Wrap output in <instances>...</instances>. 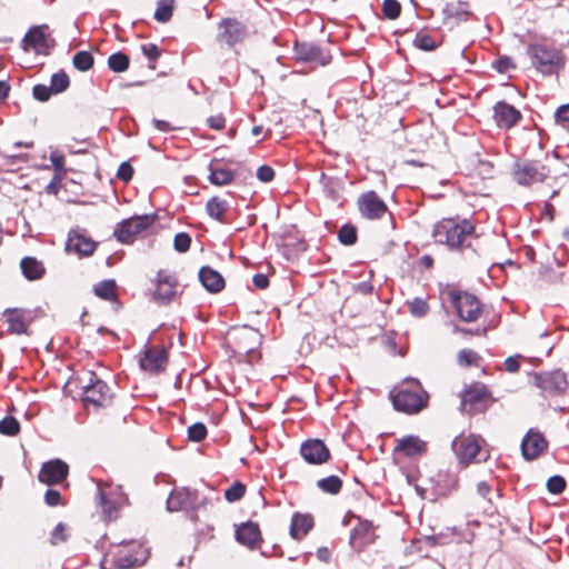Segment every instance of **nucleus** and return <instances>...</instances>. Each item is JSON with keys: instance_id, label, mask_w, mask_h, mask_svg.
<instances>
[{"instance_id": "obj_1", "label": "nucleus", "mask_w": 569, "mask_h": 569, "mask_svg": "<svg viewBox=\"0 0 569 569\" xmlns=\"http://www.w3.org/2000/svg\"><path fill=\"white\" fill-rule=\"evenodd\" d=\"M475 226L467 219L447 218L433 226L432 237L437 243L450 249L470 247Z\"/></svg>"}, {"instance_id": "obj_2", "label": "nucleus", "mask_w": 569, "mask_h": 569, "mask_svg": "<svg viewBox=\"0 0 569 569\" xmlns=\"http://www.w3.org/2000/svg\"><path fill=\"white\" fill-rule=\"evenodd\" d=\"M527 53L532 66L543 76L558 73L565 64L561 50L550 43H532L528 47Z\"/></svg>"}, {"instance_id": "obj_3", "label": "nucleus", "mask_w": 569, "mask_h": 569, "mask_svg": "<svg viewBox=\"0 0 569 569\" xmlns=\"http://www.w3.org/2000/svg\"><path fill=\"white\" fill-rule=\"evenodd\" d=\"M234 353L244 356L246 361L252 363L256 359V349L262 343V335L254 328L243 326L231 333Z\"/></svg>"}, {"instance_id": "obj_4", "label": "nucleus", "mask_w": 569, "mask_h": 569, "mask_svg": "<svg viewBox=\"0 0 569 569\" xmlns=\"http://www.w3.org/2000/svg\"><path fill=\"white\" fill-rule=\"evenodd\" d=\"M428 402V393L421 389L419 383L415 386L413 390L400 389L392 395L393 407L407 413H416L422 410Z\"/></svg>"}, {"instance_id": "obj_5", "label": "nucleus", "mask_w": 569, "mask_h": 569, "mask_svg": "<svg viewBox=\"0 0 569 569\" xmlns=\"http://www.w3.org/2000/svg\"><path fill=\"white\" fill-rule=\"evenodd\" d=\"M452 449L462 463L481 462L488 458V452L481 449L476 436H460L452 442Z\"/></svg>"}, {"instance_id": "obj_6", "label": "nucleus", "mask_w": 569, "mask_h": 569, "mask_svg": "<svg viewBox=\"0 0 569 569\" xmlns=\"http://www.w3.org/2000/svg\"><path fill=\"white\" fill-rule=\"evenodd\" d=\"M112 395L109 386L93 372H89V382L82 387V401L96 408L108 406Z\"/></svg>"}, {"instance_id": "obj_7", "label": "nucleus", "mask_w": 569, "mask_h": 569, "mask_svg": "<svg viewBox=\"0 0 569 569\" xmlns=\"http://www.w3.org/2000/svg\"><path fill=\"white\" fill-rule=\"evenodd\" d=\"M549 176V170L539 161L522 160L513 164L512 177L521 186L542 182Z\"/></svg>"}, {"instance_id": "obj_8", "label": "nucleus", "mask_w": 569, "mask_h": 569, "mask_svg": "<svg viewBox=\"0 0 569 569\" xmlns=\"http://www.w3.org/2000/svg\"><path fill=\"white\" fill-rule=\"evenodd\" d=\"M248 36L246 24L234 18H226L218 23V32L216 40L221 46L226 44L229 48L241 43Z\"/></svg>"}, {"instance_id": "obj_9", "label": "nucleus", "mask_w": 569, "mask_h": 569, "mask_svg": "<svg viewBox=\"0 0 569 569\" xmlns=\"http://www.w3.org/2000/svg\"><path fill=\"white\" fill-rule=\"evenodd\" d=\"M450 300L461 320L473 322L480 317L481 305L473 295L452 291Z\"/></svg>"}, {"instance_id": "obj_10", "label": "nucleus", "mask_w": 569, "mask_h": 569, "mask_svg": "<svg viewBox=\"0 0 569 569\" xmlns=\"http://www.w3.org/2000/svg\"><path fill=\"white\" fill-rule=\"evenodd\" d=\"M152 222L153 218L148 214L131 217L118 223L113 234L120 242L129 243L137 234L149 228Z\"/></svg>"}, {"instance_id": "obj_11", "label": "nucleus", "mask_w": 569, "mask_h": 569, "mask_svg": "<svg viewBox=\"0 0 569 569\" xmlns=\"http://www.w3.org/2000/svg\"><path fill=\"white\" fill-rule=\"evenodd\" d=\"M178 279L166 270H160L156 278L154 300L160 305L170 303L178 293Z\"/></svg>"}, {"instance_id": "obj_12", "label": "nucleus", "mask_w": 569, "mask_h": 569, "mask_svg": "<svg viewBox=\"0 0 569 569\" xmlns=\"http://www.w3.org/2000/svg\"><path fill=\"white\" fill-rule=\"evenodd\" d=\"M358 208L362 217L367 219H380L388 212L385 201L375 192L368 191L358 199Z\"/></svg>"}, {"instance_id": "obj_13", "label": "nucleus", "mask_w": 569, "mask_h": 569, "mask_svg": "<svg viewBox=\"0 0 569 569\" xmlns=\"http://www.w3.org/2000/svg\"><path fill=\"white\" fill-rule=\"evenodd\" d=\"M300 455L310 465H322L330 459V450L319 439L303 441L300 446Z\"/></svg>"}, {"instance_id": "obj_14", "label": "nucleus", "mask_w": 569, "mask_h": 569, "mask_svg": "<svg viewBox=\"0 0 569 569\" xmlns=\"http://www.w3.org/2000/svg\"><path fill=\"white\" fill-rule=\"evenodd\" d=\"M97 248V242L78 230H70L66 242V251L79 257L91 256Z\"/></svg>"}, {"instance_id": "obj_15", "label": "nucleus", "mask_w": 569, "mask_h": 569, "mask_svg": "<svg viewBox=\"0 0 569 569\" xmlns=\"http://www.w3.org/2000/svg\"><path fill=\"white\" fill-rule=\"evenodd\" d=\"M68 471L69 467L64 461L54 459L42 465L38 478L39 481L51 486L64 480Z\"/></svg>"}, {"instance_id": "obj_16", "label": "nucleus", "mask_w": 569, "mask_h": 569, "mask_svg": "<svg viewBox=\"0 0 569 569\" xmlns=\"http://www.w3.org/2000/svg\"><path fill=\"white\" fill-rule=\"evenodd\" d=\"M489 392L483 385L475 383L467 388L461 395V409L471 413L479 410L487 400Z\"/></svg>"}, {"instance_id": "obj_17", "label": "nucleus", "mask_w": 569, "mask_h": 569, "mask_svg": "<svg viewBox=\"0 0 569 569\" xmlns=\"http://www.w3.org/2000/svg\"><path fill=\"white\" fill-rule=\"evenodd\" d=\"M8 331L14 335H29L28 328L32 322L31 311L26 309H7L4 311Z\"/></svg>"}, {"instance_id": "obj_18", "label": "nucleus", "mask_w": 569, "mask_h": 569, "mask_svg": "<svg viewBox=\"0 0 569 569\" xmlns=\"http://www.w3.org/2000/svg\"><path fill=\"white\" fill-rule=\"evenodd\" d=\"M535 382L538 388L549 393L562 392L567 387L566 376L561 371L539 373Z\"/></svg>"}, {"instance_id": "obj_19", "label": "nucleus", "mask_w": 569, "mask_h": 569, "mask_svg": "<svg viewBox=\"0 0 569 569\" xmlns=\"http://www.w3.org/2000/svg\"><path fill=\"white\" fill-rule=\"evenodd\" d=\"M47 26L31 28L23 38L26 46L32 47L38 53L48 54L53 47V40L46 33Z\"/></svg>"}, {"instance_id": "obj_20", "label": "nucleus", "mask_w": 569, "mask_h": 569, "mask_svg": "<svg viewBox=\"0 0 569 569\" xmlns=\"http://www.w3.org/2000/svg\"><path fill=\"white\" fill-rule=\"evenodd\" d=\"M295 53L298 60L316 62L321 66H326L330 62V56L313 43L297 42Z\"/></svg>"}, {"instance_id": "obj_21", "label": "nucleus", "mask_w": 569, "mask_h": 569, "mask_svg": "<svg viewBox=\"0 0 569 569\" xmlns=\"http://www.w3.org/2000/svg\"><path fill=\"white\" fill-rule=\"evenodd\" d=\"M375 539V528L370 521L360 520L350 533V546L355 550H361Z\"/></svg>"}, {"instance_id": "obj_22", "label": "nucleus", "mask_w": 569, "mask_h": 569, "mask_svg": "<svg viewBox=\"0 0 569 569\" xmlns=\"http://www.w3.org/2000/svg\"><path fill=\"white\" fill-rule=\"evenodd\" d=\"M493 110V118L500 128L509 129L515 126L521 118L520 111L503 101L498 102Z\"/></svg>"}, {"instance_id": "obj_23", "label": "nucleus", "mask_w": 569, "mask_h": 569, "mask_svg": "<svg viewBox=\"0 0 569 569\" xmlns=\"http://www.w3.org/2000/svg\"><path fill=\"white\" fill-rule=\"evenodd\" d=\"M547 448V441L539 432L529 431L521 442L522 455L526 459L537 458Z\"/></svg>"}, {"instance_id": "obj_24", "label": "nucleus", "mask_w": 569, "mask_h": 569, "mask_svg": "<svg viewBox=\"0 0 569 569\" xmlns=\"http://www.w3.org/2000/svg\"><path fill=\"white\" fill-rule=\"evenodd\" d=\"M167 363V352L162 349H149L144 357L140 359V367L144 371L158 373L162 371Z\"/></svg>"}, {"instance_id": "obj_25", "label": "nucleus", "mask_w": 569, "mask_h": 569, "mask_svg": "<svg viewBox=\"0 0 569 569\" xmlns=\"http://www.w3.org/2000/svg\"><path fill=\"white\" fill-rule=\"evenodd\" d=\"M236 539L241 545L253 549L257 542L260 540V529L257 523L251 521L242 523L236 530Z\"/></svg>"}, {"instance_id": "obj_26", "label": "nucleus", "mask_w": 569, "mask_h": 569, "mask_svg": "<svg viewBox=\"0 0 569 569\" xmlns=\"http://www.w3.org/2000/svg\"><path fill=\"white\" fill-rule=\"evenodd\" d=\"M396 450L407 457H415L426 452L427 443L416 436H407L397 441Z\"/></svg>"}, {"instance_id": "obj_27", "label": "nucleus", "mask_w": 569, "mask_h": 569, "mask_svg": "<svg viewBox=\"0 0 569 569\" xmlns=\"http://www.w3.org/2000/svg\"><path fill=\"white\" fill-rule=\"evenodd\" d=\"M199 280L210 292H219L224 287V280L219 272L210 267H202L199 271Z\"/></svg>"}, {"instance_id": "obj_28", "label": "nucleus", "mask_w": 569, "mask_h": 569, "mask_svg": "<svg viewBox=\"0 0 569 569\" xmlns=\"http://www.w3.org/2000/svg\"><path fill=\"white\" fill-rule=\"evenodd\" d=\"M313 527V519L310 515L295 513L291 519L290 535L293 539H302Z\"/></svg>"}, {"instance_id": "obj_29", "label": "nucleus", "mask_w": 569, "mask_h": 569, "mask_svg": "<svg viewBox=\"0 0 569 569\" xmlns=\"http://www.w3.org/2000/svg\"><path fill=\"white\" fill-rule=\"evenodd\" d=\"M146 561L144 551L139 548L134 553L124 552L120 550L114 557V565L120 569H129L136 566H141Z\"/></svg>"}, {"instance_id": "obj_30", "label": "nucleus", "mask_w": 569, "mask_h": 569, "mask_svg": "<svg viewBox=\"0 0 569 569\" xmlns=\"http://www.w3.org/2000/svg\"><path fill=\"white\" fill-rule=\"evenodd\" d=\"M20 268L22 274L31 281L42 278L46 272L43 263L33 257H24L20 262Z\"/></svg>"}, {"instance_id": "obj_31", "label": "nucleus", "mask_w": 569, "mask_h": 569, "mask_svg": "<svg viewBox=\"0 0 569 569\" xmlns=\"http://www.w3.org/2000/svg\"><path fill=\"white\" fill-rule=\"evenodd\" d=\"M192 492L189 489H179L171 492L167 500L169 511H178L191 505Z\"/></svg>"}, {"instance_id": "obj_32", "label": "nucleus", "mask_w": 569, "mask_h": 569, "mask_svg": "<svg viewBox=\"0 0 569 569\" xmlns=\"http://www.w3.org/2000/svg\"><path fill=\"white\" fill-rule=\"evenodd\" d=\"M229 202L219 197H212L206 206L208 214L220 222H224L223 214L229 210Z\"/></svg>"}, {"instance_id": "obj_33", "label": "nucleus", "mask_w": 569, "mask_h": 569, "mask_svg": "<svg viewBox=\"0 0 569 569\" xmlns=\"http://www.w3.org/2000/svg\"><path fill=\"white\" fill-rule=\"evenodd\" d=\"M209 170V179L212 184L224 186L229 184L233 180V172L218 163H211Z\"/></svg>"}, {"instance_id": "obj_34", "label": "nucleus", "mask_w": 569, "mask_h": 569, "mask_svg": "<svg viewBox=\"0 0 569 569\" xmlns=\"http://www.w3.org/2000/svg\"><path fill=\"white\" fill-rule=\"evenodd\" d=\"M317 486L323 492H327L330 495H337L341 490L342 481L337 476H330V477L318 480Z\"/></svg>"}, {"instance_id": "obj_35", "label": "nucleus", "mask_w": 569, "mask_h": 569, "mask_svg": "<svg viewBox=\"0 0 569 569\" xmlns=\"http://www.w3.org/2000/svg\"><path fill=\"white\" fill-rule=\"evenodd\" d=\"M93 62V56L89 51H78L72 59L73 67L82 72L91 69Z\"/></svg>"}, {"instance_id": "obj_36", "label": "nucleus", "mask_w": 569, "mask_h": 569, "mask_svg": "<svg viewBox=\"0 0 569 569\" xmlns=\"http://www.w3.org/2000/svg\"><path fill=\"white\" fill-rule=\"evenodd\" d=\"M129 57L123 52H116L108 58V66L113 72H123L129 68Z\"/></svg>"}, {"instance_id": "obj_37", "label": "nucleus", "mask_w": 569, "mask_h": 569, "mask_svg": "<svg viewBox=\"0 0 569 569\" xmlns=\"http://www.w3.org/2000/svg\"><path fill=\"white\" fill-rule=\"evenodd\" d=\"M116 288L114 280H103L94 286V293L104 300H112L116 297Z\"/></svg>"}, {"instance_id": "obj_38", "label": "nucleus", "mask_w": 569, "mask_h": 569, "mask_svg": "<svg viewBox=\"0 0 569 569\" xmlns=\"http://www.w3.org/2000/svg\"><path fill=\"white\" fill-rule=\"evenodd\" d=\"M174 0H161L158 2L157 10L154 12V19L159 22L166 23L172 17Z\"/></svg>"}, {"instance_id": "obj_39", "label": "nucleus", "mask_w": 569, "mask_h": 569, "mask_svg": "<svg viewBox=\"0 0 569 569\" xmlns=\"http://www.w3.org/2000/svg\"><path fill=\"white\" fill-rule=\"evenodd\" d=\"M20 432L19 421L12 417H4L0 420V433L8 437H14Z\"/></svg>"}, {"instance_id": "obj_40", "label": "nucleus", "mask_w": 569, "mask_h": 569, "mask_svg": "<svg viewBox=\"0 0 569 569\" xmlns=\"http://www.w3.org/2000/svg\"><path fill=\"white\" fill-rule=\"evenodd\" d=\"M69 84L70 80L66 72L61 71L52 74L50 87L53 93H60L66 91Z\"/></svg>"}, {"instance_id": "obj_41", "label": "nucleus", "mask_w": 569, "mask_h": 569, "mask_svg": "<svg viewBox=\"0 0 569 569\" xmlns=\"http://www.w3.org/2000/svg\"><path fill=\"white\" fill-rule=\"evenodd\" d=\"M339 240L345 246H352L357 242V229L351 224H345L338 233Z\"/></svg>"}, {"instance_id": "obj_42", "label": "nucleus", "mask_w": 569, "mask_h": 569, "mask_svg": "<svg viewBox=\"0 0 569 569\" xmlns=\"http://www.w3.org/2000/svg\"><path fill=\"white\" fill-rule=\"evenodd\" d=\"M142 53L148 58L149 60V68L154 70L156 69V61L161 56V50L158 48L154 43H146L141 46Z\"/></svg>"}, {"instance_id": "obj_43", "label": "nucleus", "mask_w": 569, "mask_h": 569, "mask_svg": "<svg viewBox=\"0 0 569 569\" xmlns=\"http://www.w3.org/2000/svg\"><path fill=\"white\" fill-rule=\"evenodd\" d=\"M246 492V486L241 482H234L224 492V498L229 502H236L240 500Z\"/></svg>"}, {"instance_id": "obj_44", "label": "nucleus", "mask_w": 569, "mask_h": 569, "mask_svg": "<svg viewBox=\"0 0 569 569\" xmlns=\"http://www.w3.org/2000/svg\"><path fill=\"white\" fill-rule=\"evenodd\" d=\"M413 44L421 49V50H426V51H431V50H435L437 48V42L433 40V38H431L429 34L427 33H418L413 40Z\"/></svg>"}, {"instance_id": "obj_45", "label": "nucleus", "mask_w": 569, "mask_h": 569, "mask_svg": "<svg viewBox=\"0 0 569 569\" xmlns=\"http://www.w3.org/2000/svg\"><path fill=\"white\" fill-rule=\"evenodd\" d=\"M382 12L388 19L395 20L400 16L401 6L397 0H383Z\"/></svg>"}, {"instance_id": "obj_46", "label": "nucleus", "mask_w": 569, "mask_h": 569, "mask_svg": "<svg viewBox=\"0 0 569 569\" xmlns=\"http://www.w3.org/2000/svg\"><path fill=\"white\" fill-rule=\"evenodd\" d=\"M207 436V428L203 423L197 422L188 428V437L191 441L199 442Z\"/></svg>"}, {"instance_id": "obj_47", "label": "nucleus", "mask_w": 569, "mask_h": 569, "mask_svg": "<svg viewBox=\"0 0 569 569\" xmlns=\"http://www.w3.org/2000/svg\"><path fill=\"white\" fill-rule=\"evenodd\" d=\"M566 488V481L561 476H552L547 481V489L553 495L561 493Z\"/></svg>"}, {"instance_id": "obj_48", "label": "nucleus", "mask_w": 569, "mask_h": 569, "mask_svg": "<svg viewBox=\"0 0 569 569\" xmlns=\"http://www.w3.org/2000/svg\"><path fill=\"white\" fill-rule=\"evenodd\" d=\"M191 244V238L186 232L177 233L173 241V247L179 252H186L189 250Z\"/></svg>"}, {"instance_id": "obj_49", "label": "nucleus", "mask_w": 569, "mask_h": 569, "mask_svg": "<svg viewBox=\"0 0 569 569\" xmlns=\"http://www.w3.org/2000/svg\"><path fill=\"white\" fill-rule=\"evenodd\" d=\"M428 303L421 299V298H415L411 302H410V312L415 316V317H423L427 315L428 312Z\"/></svg>"}, {"instance_id": "obj_50", "label": "nucleus", "mask_w": 569, "mask_h": 569, "mask_svg": "<svg viewBox=\"0 0 569 569\" xmlns=\"http://www.w3.org/2000/svg\"><path fill=\"white\" fill-rule=\"evenodd\" d=\"M493 68L500 72V73H506L508 72L509 70L511 69H515L516 68V64L513 63L512 59L507 57V56H502L500 58H498L493 63H492Z\"/></svg>"}, {"instance_id": "obj_51", "label": "nucleus", "mask_w": 569, "mask_h": 569, "mask_svg": "<svg viewBox=\"0 0 569 569\" xmlns=\"http://www.w3.org/2000/svg\"><path fill=\"white\" fill-rule=\"evenodd\" d=\"M478 360V355L470 349H462L458 353V362L460 366H471Z\"/></svg>"}, {"instance_id": "obj_52", "label": "nucleus", "mask_w": 569, "mask_h": 569, "mask_svg": "<svg viewBox=\"0 0 569 569\" xmlns=\"http://www.w3.org/2000/svg\"><path fill=\"white\" fill-rule=\"evenodd\" d=\"M33 97L39 101H47L50 99L53 91L51 87H47L44 84H36L32 89Z\"/></svg>"}, {"instance_id": "obj_53", "label": "nucleus", "mask_w": 569, "mask_h": 569, "mask_svg": "<svg viewBox=\"0 0 569 569\" xmlns=\"http://www.w3.org/2000/svg\"><path fill=\"white\" fill-rule=\"evenodd\" d=\"M50 161H51L54 170L60 176H63L66 173L64 156L62 153H60L59 151H52L51 154H50Z\"/></svg>"}, {"instance_id": "obj_54", "label": "nucleus", "mask_w": 569, "mask_h": 569, "mask_svg": "<svg viewBox=\"0 0 569 569\" xmlns=\"http://www.w3.org/2000/svg\"><path fill=\"white\" fill-rule=\"evenodd\" d=\"M557 123L569 128V103L559 107L555 113Z\"/></svg>"}, {"instance_id": "obj_55", "label": "nucleus", "mask_w": 569, "mask_h": 569, "mask_svg": "<svg viewBox=\"0 0 569 569\" xmlns=\"http://www.w3.org/2000/svg\"><path fill=\"white\" fill-rule=\"evenodd\" d=\"M133 176V168L129 162H122L118 169L117 177L122 181H129Z\"/></svg>"}, {"instance_id": "obj_56", "label": "nucleus", "mask_w": 569, "mask_h": 569, "mask_svg": "<svg viewBox=\"0 0 569 569\" xmlns=\"http://www.w3.org/2000/svg\"><path fill=\"white\" fill-rule=\"evenodd\" d=\"M257 177L262 182H270L274 177V170L270 166H261L257 170Z\"/></svg>"}, {"instance_id": "obj_57", "label": "nucleus", "mask_w": 569, "mask_h": 569, "mask_svg": "<svg viewBox=\"0 0 569 569\" xmlns=\"http://www.w3.org/2000/svg\"><path fill=\"white\" fill-rule=\"evenodd\" d=\"M64 525L63 523H58L57 527L54 528L53 532H52V536H51V543L52 545H58L62 541H66L67 539V536L64 533Z\"/></svg>"}, {"instance_id": "obj_58", "label": "nucleus", "mask_w": 569, "mask_h": 569, "mask_svg": "<svg viewBox=\"0 0 569 569\" xmlns=\"http://www.w3.org/2000/svg\"><path fill=\"white\" fill-rule=\"evenodd\" d=\"M207 123L214 130H221L224 128L226 118L222 114L211 116L207 119Z\"/></svg>"}, {"instance_id": "obj_59", "label": "nucleus", "mask_w": 569, "mask_h": 569, "mask_svg": "<svg viewBox=\"0 0 569 569\" xmlns=\"http://www.w3.org/2000/svg\"><path fill=\"white\" fill-rule=\"evenodd\" d=\"M44 500L49 506H57L60 503L61 495L57 490L49 489L44 495Z\"/></svg>"}, {"instance_id": "obj_60", "label": "nucleus", "mask_w": 569, "mask_h": 569, "mask_svg": "<svg viewBox=\"0 0 569 569\" xmlns=\"http://www.w3.org/2000/svg\"><path fill=\"white\" fill-rule=\"evenodd\" d=\"M503 366L508 372H517L520 368L519 356L507 358Z\"/></svg>"}, {"instance_id": "obj_61", "label": "nucleus", "mask_w": 569, "mask_h": 569, "mask_svg": "<svg viewBox=\"0 0 569 569\" xmlns=\"http://www.w3.org/2000/svg\"><path fill=\"white\" fill-rule=\"evenodd\" d=\"M98 498H99V503L102 506L103 508V512L106 513H111V510H112V503L107 499V496L104 495V492L101 490L100 487H98Z\"/></svg>"}, {"instance_id": "obj_62", "label": "nucleus", "mask_w": 569, "mask_h": 569, "mask_svg": "<svg viewBox=\"0 0 569 569\" xmlns=\"http://www.w3.org/2000/svg\"><path fill=\"white\" fill-rule=\"evenodd\" d=\"M253 284L259 289H266L269 286V279L262 273H258L252 279Z\"/></svg>"}, {"instance_id": "obj_63", "label": "nucleus", "mask_w": 569, "mask_h": 569, "mask_svg": "<svg viewBox=\"0 0 569 569\" xmlns=\"http://www.w3.org/2000/svg\"><path fill=\"white\" fill-rule=\"evenodd\" d=\"M477 491L480 496L487 497V495L490 492V486L486 481H480L477 485Z\"/></svg>"}, {"instance_id": "obj_64", "label": "nucleus", "mask_w": 569, "mask_h": 569, "mask_svg": "<svg viewBox=\"0 0 569 569\" xmlns=\"http://www.w3.org/2000/svg\"><path fill=\"white\" fill-rule=\"evenodd\" d=\"M10 86L7 81L0 80V101L6 99L9 94Z\"/></svg>"}]
</instances>
